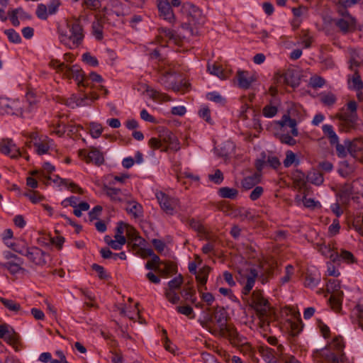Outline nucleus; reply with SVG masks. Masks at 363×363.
<instances>
[{"label":"nucleus","mask_w":363,"mask_h":363,"mask_svg":"<svg viewBox=\"0 0 363 363\" xmlns=\"http://www.w3.org/2000/svg\"><path fill=\"white\" fill-rule=\"evenodd\" d=\"M277 123L281 126H289L291 128V133L293 136L297 137L298 135V130L296 128L297 122L294 118H291L289 115L284 114L281 120Z\"/></svg>","instance_id":"nucleus-22"},{"label":"nucleus","mask_w":363,"mask_h":363,"mask_svg":"<svg viewBox=\"0 0 363 363\" xmlns=\"http://www.w3.org/2000/svg\"><path fill=\"white\" fill-rule=\"evenodd\" d=\"M0 302L11 311L17 313L21 310V305L13 300L1 297Z\"/></svg>","instance_id":"nucleus-40"},{"label":"nucleus","mask_w":363,"mask_h":363,"mask_svg":"<svg viewBox=\"0 0 363 363\" xmlns=\"http://www.w3.org/2000/svg\"><path fill=\"white\" fill-rule=\"evenodd\" d=\"M35 13L38 18L42 20H46L50 15L47 6L43 4L38 5Z\"/></svg>","instance_id":"nucleus-57"},{"label":"nucleus","mask_w":363,"mask_h":363,"mask_svg":"<svg viewBox=\"0 0 363 363\" xmlns=\"http://www.w3.org/2000/svg\"><path fill=\"white\" fill-rule=\"evenodd\" d=\"M344 348L343 337L339 335L334 337L325 348L318 350L316 353L318 356L328 362L344 363L346 361Z\"/></svg>","instance_id":"nucleus-4"},{"label":"nucleus","mask_w":363,"mask_h":363,"mask_svg":"<svg viewBox=\"0 0 363 363\" xmlns=\"http://www.w3.org/2000/svg\"><path fill=\"white\" fill-rule=\"evenodd\" d=\"M258 277V272L256 269L251 268L248 274L245 276L246 283L242 289V293L244 295H248L252 289L256 279Z\"/></svg>","instance_id":"nucleus-19"},{"label":"nucleus","mask_w":363,"mask_h":363,"mask_svg":"<svg viewBox=\"0 0 363 363\" xmlns=\"http://www.w3.org/2000/svg\"><path fill=\"white\" fill-rule=\"evenodd\" d=\"M172 6V4L167 0H157L160 16L169 23L173 22L175 19Z\"/></svg>","instance_id":"nucleus-15"},{"label":"nucleus","mask_w":363,"mask_h":363,"mask_svg":"<svg viewBox=\"0 0 363 363\" xmlns=\"http://www.w3.org/2000/svg\"><path fill=\"white\" fill-rule=\"evenodd\" d=\"M345 144L347 146V151L352 156H354L363 149V142L360 138H356L352 141L345 140Z\"/></svg>","instance_id":"nucleus-25"},{"label":"nucleus","mask_w":363,"mask_h":363,"mask_svg":"<svg viewBox=\"0 0 363 363\" xmlns=\"http://www.w3.org/2000/svg\"><path fill=\"white\" fill-rule=\"evenodd\" d=\"M50 66L55 69L58 73L63 74L64 71L67 67L64 62H60L57 60H52L50 63Z\"/></svg>","instance_id":"nucleus-61"},{"label":"nucleus","mask_w":363,"mask_h":363,"mask_svg":"<svg viewBox=\"0 0 363 363\" xmlns=\"http://www.w3.org/2000/svg\"><path fill=\"white\" fill-rule=\"evenodd\" d=\"M148 145L154 150L160 149L162 150V149H164L162 141L160 136L159 138H151L148 141Z\"/></svg>","instance_id":"nucleus-64"},{"label":"nucleus","mask_w":363,"mask_h":363,"mask_svg":"<svg viewBox=\"0 0 363 363\" xmlns=\"http://www.w3.org/2000/svg\"><path fill=\"white\" fill-rule=\"evenodd\" d=\"M352 314L357 317L359 327L363 330V299L356 305Z\"/></svg>","instance_id":"nucleus-38"},{"label":"nucleus","mask_w":363,"mask_h":363,"mask_svg":"<svg viewBox=\"0 0 363 363\" xmlns=\"http://www.w3.org/2000/svg\"><path fill=\"white\" fill-rule=\"evenodd\" d=\"M160 137L164 146L162 152H167L169 150L178 151L180 149V145L177 137L169 130H162L160 133Z\"/></svg>","instance_id":"nucleus-11"},{"label":"nucleus","mask_w":363,"mask_h":363,"mask_svg":"<svg viewBox=\"0 0 363 363\" xmlns=\"http://www.w3.org/2000/svg\"><path fill=\"white\" fill-rule=\"evenodd\" d=\"M342 295L332 294L329 298L331 308L336 312H339L342 307Z\"/></svg>","instance_id":"nucleus-42"},{"label":"nucleus","mask_w":363,"mask_h":363,"mask_svg":"<svg viewBox=\"0 0 363 363\" xmlns=\"http://www.w3.org/2000/svg\"><path fill=\"white\" fill-rule=\"evenodd\" d=\"M278 109L276 106L267 105L263 108L262 113L267 118H272L277 113Z\"/></svg>","instance_id":"nucleus-58"},{"label":"nucleus","mask_w":363,"mask_h":363,"mask_svg":"<svg viewBox=\"0 0 363 363\" xmlns=\"http://www.w3.org/2000/svg\"><path fill=\"white\" fill-rule=\"evenodd\" d=\"M208 70L211 74H213L221 79H225L228 77L226 72L222 68V67L218 64L210 65L208 64Z\"/></svg>","instance_id":"nucleus-36"},{"label":"nucleus","mask_w":363,"mask_h":363,"mask_svg":"<svg viewBox=\"0 0 363 363\" xmlns=\"http://www.w3.org/2000/svg\"><path fill=\"white\" fill-rule=\"evenodd\" d=\"M237 79L238 82V86L244 89H247L251 86L252 83L256 80L252 75L247 71L239 70L237 73Z\"/></svg>","instance_id":"nucleus-17"},{"label":"nucleus","mask_w":363,"mask_h":363,"mask_svg":"<svg viewBox=\"0 0 363 363\" xmlns=\"http://www.w3.org/2000/svg\"><path fill=\"white\" fill-rule=\"evenodd\" d=\"M213 317L218 324L220 336L228 337L235 344L243 343L244 337L238 333L234 325L227 323V312L224 308L217 306Z\"/></svg>","instance_id":"nucleus-3"},{"label":"nucleus","mask_w":363,"mask_h":363,"mask_svg":"<svg viewBox=\"0 0 363 363\" xmlns=\"http://www.w3.org/2000/svg\"><path fill=\"white\" fill-rule=\"evenodd\" d=\"M339 120L340 129L344 132H350L354 129L357 121V113H344L336 116Z\"/></svg>","instance_id":"nucleus-12"},{"label":"nucleus","mask_w":363,"mask_h":363,"mask_svg":"<svg viewBox=\"0 0 363 363\" xmlns=\"http://www.w3.org/2000/svg\"><path fill=\"white\" fill-rule=\"evenodd\" d=\"M206 99L217 104H224L225 99L218 92L213 91L206 94Z\"/></svg>","instance_id":"nucleus-54"},{"label":"nucleus","mask_w":363,"mask_h":363,"mask_svg":"<svg viewBox=\"0 0 363 363\" xmlns=\"http://www.w3.org/2000/svg\"><path fill=\"white\" fill-rule=\"evenodd\" d=\"M160 259L159 256L157 255H154L153 257H152L151 260L147 261L145 264V268L149 270H154L157 271L160 269L159 264H161Z\"/></svg>","instance_id":"nucleus-44"},{"label":"nucleus","mask_w":363,"mask_h":363,"mask_svg":"<svg viewBox=\"0 0 363 363\" xmlns=\"http://www.w3.org/2000/svg\"><path fill=\"white\" fill-rule=\"evenodd\" d=\"M51 142L52 140H48L47 142L45 140L41 142H35L34 143V146L35 147L36 152L40 155L47 153L50 147L49 143Z\"/></svg>","instance_id":"nucleus-41"},{"label":"nucleus","mask_w":363,"mask_h":363,"mask_svg":"<svg viewBox=\"0 0 363 363\" xmlns=\"http://www.w3.org/2000/svg\"><path fill=\"white\" fill-rule=\"evenodd\" d=\"M99 95L96 93H91L90 94H85L83 97L76 99L77 106H85L91 105V102L96 100Z\"/></svg>","instance_id":"nucleus-33"},{"label":"nucleus","mask_w":363,"mask_h":363,"mask_svg":"<svg viewBox=\"0 0 363 363\" xmlns=\"http://www.w3.org/2000/svg\"><path fill=\"white\" fill-rule=\"evenodd\" d=\"M10 42L13 43H20L21 38L20 35L14 29H8L4 31Z\"/></svg>","instance_id":"nucleus-51"},{"label":"nucleus","mask_w":363,"mask_h":363,"mask_svg":"<svg viewBox=\"0 0 363 363\" xmlns=\"http://www.w3.org/2000/svg\"><path fill=\"white\" fill-rule=\"evenodd\" d=\"M82 60L84 62L92 67H96L99 65L98 60L89 52L84 53L82 55Z\"/></svg>","instance_id":"nucleus-63"},{"label":"nucleus","mask_w":363,"mask_h":363,"mask_svg":"<svg viewBox=\"0 0 363 363\" xmlns=\"http://www.w3.org/2000/svg\"><path fill=\"white\" fill-rule=\"evenodd\" d=\"M79 155L81 156L84 155L87 162H92L96 164L99 165L104 162V157L102 154L96 149L91 150L86 155H85V151L80 150Z\"/></svg>","instance_id":"nucleus-23"},{"label":"nucleus","mask_w":363,"mask_h":363,"mask_svg":"<svg viewBox=\"0 0 363 363\" xmlns=\"http://www.w3.org/2000/svg\"><path fill=\"white\" fill-rule=\"evenodd\" d=\"M62 75L67 79H74L79 86L86 87L90 84L89 79H86L84 72L79 65H74L72 67L67 65Z\"/></svg>","instance_id":"nucleus-8"},{"label":"nucleus","mask_w":363,"mask_h":363,"mask_svg":"<svg viewBox=\"0 0 363 363\" xmlns=\"http://www.w3.org/2000/svg\"><path fill=\"white\" fill-rule=\"evenodd\" d=\"M161 264H163L164 267L161 268L160 267V269L156 272L164 277H168L172 274H176L177 272V267L172 262H162Z\"/></svg>","instance_id":"nucleus-31"},{"label":"nucleus","mask_w":363,"mask_h":363,"mask_svg":"<svg viewBox=\"0 0 363 363\" xmlns=\"http://www.w3.org/2000/svg\"><path fill=\"white\" fill-rule=\"evenodd\" d=\"M340 283L337 279H329L327 284V290L333 294L343 295L342 291H340Z\"/></svg>","instance_id":"nucleus-39"},{"label":"nucleus","mask_w":363,"mask_h":363,"mask_svg":"<svg viewBox=\"0 0 363 363\" xmlns=\"http://www.w3.org/2000/svg\"><path fill=\"white\" fill-rule=\"evenodd\" d=\"M325 83V80L319 76H313L310 78L309 84L314 89L322 87Z\"/></svg>","instance_id":"nucleus-56"},{"label":"nucleus","mask_w":363,"mask_h":363,"mask_svg":"<svg viewBox=\"0 0 363 363\" xmlns=\"http://www.w3.org/2000/svg\"><path fill=\"white\" fill-rule=\"evenodd\" d=\"M23 263V259H21V261H9L6 263L1 264V267L5 269H7L11 274H16L23 269V268L21 267Z\"/></svg>","instance_id":"nucleus-32"},{"label":"nucleus","mask_w":363,"mask_h":363,"mask_svg":"<svg viewBox=\"0 0 363 363\" xmlns=\"http://www.w3.org/2000/svg\"><path fill=\"white\" fill-rule=\"evenodd\" d=\"M182 283L183 277L182 274H179L177 277H174L168 282V288L167 289L175 291L176 289L180 288Z\"/></svg>","instance_id":"nucleus-48"},{"label":"nucleus","mask_w":363,"mask_h":363,"mask_svg":"<svg viewBox=\"0 0 363 363\" xmlns=\"http://www.w3.org/2000/svg\"><path fill=\"white\" fill-rule=\"evenodd\" d=\"M296 162V164H298V160H296V155L291 150H287L286 152V158L283 163L285 167H291L294 163Z\"/></svg>","instance_id":"nucleus-46"},{"label":"nucleus","mask_w":363,"mask_h":363,"mask_svg":"<svg viewBox=\"0 0 363 363\" xmlns=\"http://www.w3.org/2000/svg\"><path fill=\"white\" fill-rule=\"evenodd\" d=\"M145 91L149 94L150 97L158 101H171V98L167 94L161 93L154 89H152L149 86H146Z\"/></svg>","instance_id":"nucleus-29"},{"label":"nucleus","mask_w":363,"mask_h":363,"mask_svg":"<svg viewBox=\"0 0 363 363\" xmlns=\"http://www.w3.org/2000/svg\"><path fill=\"white\" fill-rule=\"evenodd\" d=\"M67 30L58 28L60 42L69 49L74 50L79 48L84 38V27L80 18H72L66 22Z\"/></svg>","instance_id":"nucleus-1"},{"label":"nucleus","mask_w":363,"mask_h":363,"mask_svg":"<svg viewBox=\"0 0 363 363\" xmlns=\"http://www.w3.org/2000/svg\"><path fill=\"white\" fill-rule=\"evenodd\" d=\"M250 306L255 310L259 318L260 327L267 330L272 320V311L269 303L263 296L261 290L253 291Z\"/></svg>","instance_id":"nucleus-2"},{"label":"nucleus","mask_w":363,"mask_h":363,"mask_svg":"<svg viewBox=\"0 0 363 363\" xmlns=\"http://www.w3.org/2000/svg\"><path fill=\"white\" fill-rule=\"evenodd\" d=\"M182 12L186 13L189 21L196 26H202L206 22V17L203 15L202 11L191 3L186 2L182 6Z\"/></svg>","instance_id":"nucleus-7"},{"label":"nucleus","mask_w":363,"mask_h":363,"mask_svg":"<svg viewBox=\"0 0 363 363\" xmlns=\"http://www.w3.org/2000/svg\"><path fill=\"white\" fill-rule=\"evenodd\" d=\"M82 6L86 9L95 11L101 6V0H81Z\"/></svg>","instance_id":"nucleus-45"},{"label":"nucleus","mask_w":363,"mask_h":363,"mask_svg":"<svg viewBox=\"0 0 363 363\" xmlns=\"http://www.w3.org/2000/svg\"><path fill=\"white\" fill-rule=\"evenodd\" d=\"M125 211L135 218H141L143 216V206L135 201H129L127 202Z\"/></svg>","instance_id":"nucleus-21"},{"label":"nucleus","mask_w":363,"mask_h":363,"mask_svg":"<svg viewBox=\"0 0 363 363\" xmlns=\"http://www.w3.org/2000/svg\"><path fill=\"white\" fill-rule=\"evenodd\" d=\"M29 108L25 110L20 101H11L6 98H0V114L1 115H15L18 116H24L26 112H30L35 105V100H31L33 94L28 93L26 94Z\"/></svg>","instance_id":"nucleus-5"},{"label":"nucleus","mask_w":363,"mask_h":363,"mask_svg":"<svg viewBox=\"0 0 363 363\" xmlns=\"http://www.w3.org/2000/svg\"><path fill=\"white\" fill-rule=\"evenodd\" d=\"M320 281V275L318 272H311L308 271L306 274L304 284L307 287L314 288Z\"/></svg>","instance_id":"nucleus-28"},{"label":"nucleus","mask_w":363,"mask_h":363,"mask_svg":"<svg viewBox=\"0 0 363 363\" xmlns=\"http://www.w3.org/2000/svg\"><path fill=\"white\" fill-rule=\"evenodd\" d=\"M340 18L335 19V26L344 33H352L356 30L357 21L352 16L347 10L338 9Z\"/></svg>","instance_id":"nucleus-6"},{"label":"nucleus","mask_w":363,"mask_h":363,"mask_svg":"<svg viewBox=\"0 0 363 363\" xmlns=\"http://www.w3.org/2000/svg\"><path fill=\"white\" fill-rule=\"evenodd\" d=\"M306 179L308 182L317 186L322 184L324 181L323 174L315 169L308 172Z\"/></svg>","instance_id":"nucleus-34"},{"label":"nucleus","mask_w":363,"mask_h":363,"mask_svg":"<svg viewBox=\"0 0 363 363\" xmlns=\"http://www.w3.org/2000/svg\"><path fill=\"white\" fill-rule=\"evenodd\" d=\"M211 271V268L207 265L201 268L196 275V280L198 283V289L203 288L206 289V284L208 281V274Z\"/></svg>","instance_id":"nucleus-20"},{"label":"nucleus","mask_w":363,"mask_h":363,"mask_svg":"<svg viewBox=\"0 0 363 363\" xmlns=\"http://www.w3.org/2000/svg\"><path fill=\"white\" fill-rule=\"evenodd\" d=\"M62 182L63 183V185L67 187L68 189H69L73 193H77L79 194H83L84 190L79 186L77 184L67 180V179H62Z\"/></svg>","instance_id":"nucleus-49"},{"label":"nucleus","mask_w":363,"mask_h":363,"mask_svg":"<svg viewBox=\"0 0 363 363\" xmlns=\"http://www.w3.org/2000/svg\"><path fill=\"white\" fill-rule=\"evenodd\" d=\"M235 216L239 217L242 220H252L254 218L251 211L245 208L238 209Z\"/></svg>","instance_id":"nucleus-50"},{"label":"nucleus","mask_w":363,"mask_h":363,"mask_svg":"<svg viewBox=\"0 0 363 363\" xmlns=\"http://www.w3.org/2000/svg\"><path fill=\"white\" fill-rule=\"evenodd\" d=\"M0 152L10 156L11 158H18L22 156L20 149L11 139L4 138L0 141Z\"/></svg>","instance_id":"nucleus-13"},{"label":"nucleus","mask_w":363,"mask_h":363,"mask_svg":"<svg viewBox=\"0 0 363 363\" xmlns=\"http://www.w3.org/2000/svg\"><path fill=\"white\" fill-rule=\"evenodd\" d=\"M156 198L162 209L168 214H173L177 205V200L169 197L164 193L160 191L156 194Z\"/></svg>","instance_id":"nucleus-14"},{"label":"nucleus","mask_w":363,"mask_h":363,"mask_svg":"<svg viewBox=\"0 0 363 363\" xmlns=\"http://www.w3.org/2000/svg\"><path fill=\"white\" fill-rule=\"evenodd\" d=\"M119 238L115 239L113 241H110L109 246L116 250H119L122 248V247L125 244L126 239L125 237H120Z\"/></svg>","instance_id":"nucleus-59"},{"label":"nucleus","mask_w":363,"mask_h":363,"mask_svg":"<svg viewBox=\"0 0 363 363\" xmlns=\"http://www.w3.org/2000/svg\"><path fill=\"white\" fill-rule=\"evenodd\" d=\"M260 178L261 174L254 173L253 174L243 179L242 181V186L245 189H250L260 182Z\"/></svg>","instance_id":"nucleus-27"},{"label":"nucleus","mask_w":363,"mask_h":363,"mask_svg":"<svg viewBox=\"0 0 363 363\" xmlns=\"http://www.w3.org/2000/svg\"><path fill=\"white\" fill-rule=\"evenodd\" d=\"M160 37L164 38L167 41H171L175 45H179L182 42V39L175 31L167 28H159Z\"/></svg>","instance_id":"nucleus-18"},{"label":"nucleus","mask_w":363,"mask_h":363,"mask_svg":"<svg viewBox=\"0 0 363 363\" xmlns=\"http://www.w3.org/2000/svg\"><path fill=\"white\" fill-rule=\"evenodd\" d=\"M182 296L186 299L189 300L192 303L196 301L195 297L196 291L192 286L187 287L182 291Z\"/></svg>","instance_id":"nucleus-47"},{"label":"nucleus","mask_w":363,"mask_h":363,"mask_svg":"<svg viewBox=\"0 0 363 363\" xmlns=\"http://www.w3.org/2000/svg\"><path fill=\"white\" fill-rule=\"evenodd\" d=\"M353 191L352 184L351 183H345L340 186L338 194L340 199L342 201L346 202L350 199Z\"/></svg>","instance_id":"nucleus-30"},{"label":"nucleus","mask_w":363,"mask_h":363,"mask_svg":"<svg viewBox=\"0 0 363 363\" xmlns=\"http://www.w3.org/2000/svg\"><path fill=\"white\" fill-rule=\"evenodd\" d=\"M25 196L33 203H37L44 199V196L36 191H30V192L25 194Z\"/></svg>","instance_id":"nucleus-60"},{"label":"nucleus","mask_w":363,"mask_h":363,"mask_svg":"<svg viewBox=\"0 0 363 363\" xmlns=\"http://www.w3.org/2000/svg\"><path fill=\"white\" fill-rule=\"evenodd\" d=\"M20 255L26 257L30 262L38 266H44L47 263V254L38 247H28L26 251L20 252Z\"/></svg>","instance_id":"nucleus-10"},{"label":"nucleus","mask_w":363,"mask_h":363,"mask_svg":"<svg viewBox=\"0 0 363 363\" xmlns=\"http://www.w3.org/2000/svg\"><path fill=\"white\" fill-rule=\"evenodd\" d=\"M175 72L172 70L166 71L164 74H162L159 79L158 82L164 86V88L167 90L170 89V87L172 86L173 81L169 80V77L174 74Z\"/></svg>","instance_id":"nucleus-37"},{"label":"nucleus","mask_w":363,"mask_h":363,"mask_svg":"<svg viewBox=\"0 0 363 363\" xmlns=\"http://www.w3.org/2000/svg\"><path fill=\"white\" fill-rule=\"evenodd\" d=\"M348 84L350 89L357 91H362L363 89V82L358 69H355L352 76H348Z\"/></svg>","instance_id":"nucleus-24"},{"label":"nucleus","mask_w":363,"mask_h":363,"mask_svg":"<svg viewBox=\"0 0 363 363\" xmlns=\"http://www.w3.org/2000/svg\"><path fill=\"white\" fill-rule=\"evenodd\" d=\"M104 191L106 194L111 199L113 202H121L123 201L122 191L120 189L109 187L106 185L104 187Z\"/></svg>","instance_id":"nucleus-26"},{"label":"nucleus","mask_w":363,"mask_h":363,"mask_svg":"<svg viewBox=\"0 0 363 363\" xmlns=\"http://www.w3.org/2000/svg\"><path fill=\"white\" fill-rule=\"evenodd\" d=\"M199 292L201 294V299L206 303L208 306H211L213 301H215V298L211 293L207 292L204 293L202 291L203 288L198 289Z\"/></svg>","instance_id":"nucleus-62"},{"label":"nucleus","mask_w":363,"mask_h":363,"mask_svg":"<svg viewBox=\"0 0 363 363\" xmlns=\"http://www.w3.org/2000/svg\"><path fill=\"white\" fill-rule=\"evenodd\" d=\"M330 258L334 263H337L343 261L347 264H352L356 262V259L353 254L347 250H341L340 252H330Z\"/></svg>","instance_id":"nucleus-16"},{"label":"nucleus","mask_w":363,"mask_h":363,"mask_svg":"<svg viewBox=\"0 0 363 363\" xmlns=\"http://www.w3.org/2000/svg\"><path fill=\"white\" fill-rule=\"evenodd\" d=\"M164 296L168 300V301H169L172 304H177L180 301L179 296L178 295V294L175 292V291L173 290L165 289Z\"/></svg>","instance_id":"nucleus-52"},{"label":"nucleus","mask_w":363,"mask_h":363,"mask_svg":"<svg viewBox=\"0 0 363 363\" xmlns=\"http://www.w3.org/2000/svg\"><path fill=\"white\" fill-rule=\"evenodd\" d=\"M103 128L101 124L91 122L89 124V133L92 138H98L102 133Z\"/></svg>","instance_id":"nucleus-43"},{"label":"nucleus","mask_w":363,"mask_h":363,"mask_svg":"<svg viewBox=\"0 0 363 363\" xmlns=\"http://www.w3.org/2000/svg\"><path fill=\"white\" fill-rule=\"evenodd\" d=\"M218 193L220 197L230 199H235L238 195V191L236 189L228 186L220 188Z\"/></svg>","instance_id":"nucleus-35"},{"label":"nucleus","mask_w":363,"mask_h":363,"mask_svg":"<svg viewBox=\"0 0 363 363\" xmlns=\"http://www.w3.org/2000/svg\"><path fill=\"white\" fill-rule=\"evenodd\" d=\"M208 179L214 184H220L223 182L224 177L223 172L220 169H217L215 170L213 174L208 175Z\"/></svg>","instance_id":"nucleus-55"},{"label":"nucleus","mask_w":363,"mask_h":363,"mask_svg":"<svg viewBox=\"0 0 363 363\" xmlns=\"http://www.w3.org/2000/svg\"><path fill=\"white\" fill-rule=\"evenodd\" d=\"M113 14L112 11H107L103 14L95 15V20L92 23V34L94 35L96 40H101L104 38L103 28L104 25L106 23H109V17Z\"/></svg>","instance_id":"nucleus-9"},{"label":"nucleus","mask_w":363,"mask_h":363,"mask_svg":"<svg viewBox=\"0 0 363 363\" xmlns=\"http://www.w3.org/2000/svg\"><path fill=\"white\" fill-rule=\"evenodd\" d=\"M2 339L10 345H15L17 343L18 335L11 328L9 333H7L6 335H5Z\"/></svg>","instance_id":"nucleus-53"}]
</instances>
